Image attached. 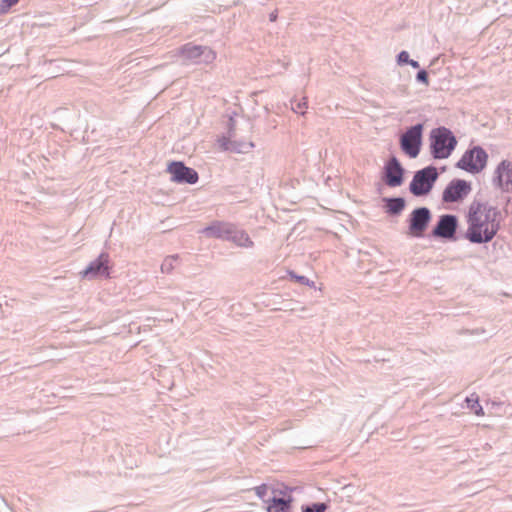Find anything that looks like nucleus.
<instances>
[{"label":"nucleus","mask_w":512,"mask_h":512,"mask_svg":"<svg viewBox=\"0 0 512 512\" xmlns=\"http://www.w3.org/2000/svg\"><path fill=\"white\" fill-rule=\"evenodd\" d=\"M501 211L488 202L474 201L469 208L466 238L475 244L490 242L500 229Z\"/></svg>","instance_id":"1"},{"label":"nucleus","mask_w":512,"mask_h":512,"mask_svg":"<svg viewBox=\"0 0 512 512\" xmlns=\"http://www.w3.org/2000/svg\"><path fill=\"white\" fill-rule=\"evenodd\" d=\"M430 153L434 159L448 158L457 146V139L452 131L444 126L431 130Z\"/></svg>","instance_id":"2"},{"label":"nucleus","mask_w":512,"mask_h":512,"mask_svg":"<svg viewBox=\"0 0 512 512\" xmlns=\"http://www.w3.org/2000/svg\"><path fill=\"white\" fill-rule=\"evenodd\" d=\"M236 126V120L230 116L227 123V133L218 139V145L223 151L231 153H248L255 147V145L251 140L240 139Z\"/></svg>","instance_id":"3"},{"label":"nucleus","mask_w":512,"mask_h":512,"mask_svg":"<svg viewBox=\"0 0 512 512\" xmlns=\"http://www.w3.org/2000/svg\"><path fill=\"white\" fill-rule=\"evenodd\" d=\"M437 168L430 165L415 172L409 185V190L414 196L428 194L438 179Z\"/></svg>","instance_id":"4"},{"label":"nucleus","mask_w":512,"mask_h":512,"mask_svg":"<svg viewBox=\"0 0 512 512\" xmlns=\"http://www.w3.org/2000/svg\"><path fill=\"white\" fill-rule=\"evenodd\" d=\"M488 154L481 146H474L464 152L456 167L471 174L480 173L487 165Z\"/></svg>","instance_id":"5"},{"label":"nucleus","mask_w":512,"mask_h":512,"mask_svg":"<svg viewBox=\"0 0 512 512\" xmlns=\"http://www.w3.org/2000/svg\"><path fill=\"white\" fill-rule=\"evenodd\" d=\"M423 124L419 123L408 128L400 138L402 151L410 158H416L421 149Z\"/></svg>","instance_id":"6"},{"label":"nucleus","mask_w":512,"mask_h":512,"mask_svg":"<svg viewBox=\"0 0 512 512\" xmlns=\"http://www.w3.org/2000/svg\"><path fill=\"white\" fill-rule=\"evenodd\" d=\"M431 220V212L427 207L414 209L409 217V234L413 237H422Z\"/></svg>","instance_id":"7"},{"label":"nucleus","mask_w":512,"mask_h":512,"mask_svg":"<svg viewBox=\"0 0 512 512\" xmlns=\"http://www.w3.org/2000/svg\"><path fill=\"white\" fill-rule=\"evenodd\" d=\"M471 192V184L462 179H454L446 186L442 194V200L446 203L461 201Z\"/></svg>","instance_id":"8"},{"label":"nucleus","mask_w":512,"mask_h":512,"mask_svg":"<svg viewBox=\"0 0 512 512\" xmlns=\"http://www.w3.org/2000/svg\"><path fill=\"white\" fill-rule=\"evenodd\" d=\"M404 172L405 170L399 160L392 156L384 166L383 181L389 187H398L404 181Z\"/></svg>","instance_id":"9"},{"label":"nucleus","mask_w":512,"mask_h":512,"mask_svg":"<svg viewBox=\"0 0 512 512\" xmlns=\"http://www.w3.org/2000/svg\"><path fill=\"white\" fill-rule=\"evenodd\" d=\"M109 255L101 253L95 260L81 272L82 277L87 279H96L101 277H109Z\"/></svg>","instance_id":"10"},{"label":"nucleus","mask_w":512,"mask_h":512,"mask_svg":"<svg viewBox=\"0 0 512 512\" xmlns=\"http://www.w3.org/2000/svg\"><path fill=\"white\" fill-rule=\"evenodd\" d=\"M458 220L455 215L445 214L440 216L436 226L432 230V235L445 239H454Z\"/></svg>","instance_id":"11"},{"label":"nucleus","mask_w":512,"mask_h":512,"mask_svg":"<svg viewBox=\"0 0 512 512\" xmlns=\"http://www.w3.org/2000/svg\"><path fill=\"white\" fill-rule=\"evenodd\" d=\"M233 226L234 224L230 222L214 221L209 226L200 230L199 233H202L210 238H218L228 241Z\"/></svg>","instance_id":"12"},{"label":"nucleus","mask_w":512,"mask_h":512,"mask_svg":"<svg viewBox=\"0 0 512 512\" xmlns=\"http://www.w3.org/2000/svg\"><path fill=\"white\" fill-rule=\"evenodd\" d=\"M168 172L171 174L172 181L192 184V169L186 167L182 162H171Z\"/></svg>","instance_id":"13"},{"label":"nucleus","mask_w":512,"mask_h":512,"mask_svg":"<svg viewBox=\"0 0 512 512\" xmlns=\"http://www.w3.org/2000/svg\"><path fill=\"white\" fill-rule=\"evenodd\" d=\"M216 59V52L208 46L194 45V65H211Z\"/></svg>","instance_id":"14"},{"label":"nucleus","mask_w":512,"mask_h":512,"mask_svg":"<svg viewBox=\"0 0 512 512\" xmlns=\"http://www.w3.org/2000/svg\"><path fill=\"white\" fill-rule=\"evenodd\" d=\"M228 241H231L236 246L241 248H252L254 242L251 240L246 231L239 229L235 224L231 230Z\"/></svg>","instance_id":"15"},{"label":"nucleus","mask_w":512,"mask_h":512,"mask_svg":"<svg viewBox=\"0 0 512 512\" xmlns=\"http://www.w3.org/2000/svg\"><path fill=\"white\" fill-rule=\"evenodd\" d=\"M293 498L273 496L267 506V512H291V503Z\"/></svg>","instance_id":"16"},{"label":"nucleus","mask_w":512,"mask_h":512,"mask_svg":"<svg viewBox=\"0 0 512 512\" xmlns=\"http://www.w3.org/2000/svg\"><path fill=\"white\" fill-rule=\"evenodd\" d=\"M506 176V180H512V162L503 160L499 163L494 172L493 184H501L505 182L503 177Z\"/></svg>","instance_id":"17"},{"label":"nucleus","mask_w":512,"mask_h":512,"mask_svg":"<svg viewBox=\"0 0 512 512\" xmlns=\"http://www.w3.org/2000/svg\"><path fill=\"white\" fill-rule=\"evenodd\" d=\"M386 212L390 215H399L405 208V199L402 197L384 198Z\"/></svg>","instance_id":"18"},{"label":"nucleus","mask_w":512,"mask_h":512,"mask_svg":"<svg viewBox=\"0 0 512 512\" xmlns=\"http://www.w3.org/2000/svg\"><path fill=\"white\" fill-rule=\"evenodd\" d=\"M178 262V255H172L165 258L161 264L162 273H171L173 269L178 265Z\"/></svg>","instance_id":"19"},{"label":"nucleus","mask_w":512,"mask_h":512,"mask_svg":"<svg viewBox=\"0 0 512 512\" xmlns=\"http://www.w3.org/2000/svg\"><path fill=\"white\" fill-rule=\"evenodd\" d=\"M467 406L478 416L483 415V408L479 404L478 396L472 394L470 397L466 398Z\"/></svg>","instance_id":"20"},{"label":"nucleus","mask_w":512,"mask_h":512,"mask_svg":"<svg viewBox=\"0 0 512 512\" xmlns=\"http://www.w3.org/2000/svg\"><path fill=\"white\" fill-rule=\"evenodd\" d=\"M327 509L328 505L323 502H317L311 505L302 506V512H325Z\"/></svg>","instance_id":"21"},{"label":"nucleus","mask_w":512,"mask_h":512,"mask_svg":"<svg viewBox=\"0 0 512 512\" xmlns=\"http://www.w3.org/2000/svg\"><path fill=\"white\" fill-rule=\"evenodd\" d=\"M288 275L292 280H295L296 282H298L302 285H306L309 287H315V282L310 280L306 276L297 275L294 271H289Z\"/></svg>","instance_id":"22"},{"label":"nucleus","mask_w":512,"mask_h":512,"mask_svg":"<svg viewBox=\"0 0 512 512\" xmlns=\"http://www.w3.org/2000/svg\"><path fill=\"white\" fill-rule=\"evenodd\" d=\"M254 491L256 493V495L263 500V502H265L267 505L269 504V502L271 501V499H266V495H267V491H268V486L266 484H261L257 487L254 488Z\"/></svg>","instance_id":"23"},{"label":"nucleus","mask_w":512,"mask_h":512,"mask_svg":"<svg viewBox=\"0 0 512 512\" xmlns=\"http://www.w3.org/2000/svg\"><path fill=\"white\" fill-rule=\"evenodd\" d=\"M291 491H292V488H289L287 486L272 489L273 496L284 497V498H288V496H291L290 495Z\"/></svg>","instance_id":"24"},{"label":"nucleus","mask_w":512,"mask_h":512,"mask_svg":"<svg viewBox=\"0 0 512 512\" xmlns=\"http://www.w3.org/2000/svg\"><path fill=\"white\" fill-rule=\"evenodd\" d=\"M19 0H0V14L6 13Z\"/></svg>","instance_id":"25"},{"label":"nucleus","mask_w":512,"mask_h":512,"mask_svg":"<svg viewBox=\"0 0 512 512\" xmlns=\"http://www.w3.org/2000/svg\"><path fill=\"white\" fill-rule=\"evenodd\" d=\"M416 80L418 82H421V83L425 84L426 86H428L429 85V78H428V73L426 72V70H420L416 74Z\"/></svg>","instance_id":"26"},{"label":"nucleus","mask_w":512,"mask_h":512,"mask_svg":"<svg viewBox=\"0 0 512 512\" xmlns=\"http://www.w3.org/2000/svg\"><path fill=\"white\" fill-rule=\"evenodd\" d=\"M409 60H410L409 53L407 51H401L397 55V63H398V65L408 64Z\"/></svg>","instance_id":"27"},{"label":"nucleus","mask_w":512,"mask_h":512,"mask_svg":"<svg viewBox=\"0 0 512 512\" xmlns=\"http://www.w3.org/2000/svg\"><path fill=\"white\" fill-rule=\"evenodd\" d=\"M307 108V101L306 98H303L301 101L297 102L295 106H292V109L296 113L304 114L303 109Z\"/></svg>","instance_id":"28"},{"label":"nucleus","mask_w":512,"mask_h":512,"mask_svg":"<svg viewBox=\"0 0 512 512\" xmlns=\"http://www.w3.org/2000/svg\"><path fill=\"white\" fill-rule=\"evenodd\" d=\"M496 187L501 189L504 192H512V180H505V182L501 184H494Z\"/></svg>","instance_id":"29"},{"label":"nucleus","mask_w":512,"mask_h":512,"mask_svg":"<svg viewBox=\"0 0 512 512\" xmlns=\"http://www.w3.org/2000/svg\"><path fill=\"white\" fill-rule=\"evenodd\" d=\"M277 16H278V11H277V10H274L273 12H271V13L269 14V20H270L271 22H274V21H276V20H277Z\"/></svg>","instance_id":"30"},{"label":"nucleus","mask_w":512,"mask_h":512,"mask_svg":"<svg viewBox=\"0 0 512 512\" xmlns=\"http://www.w3.org/2000/svg\"><path fill=\"white\" fill-rule=\"evenodd\" d=\"M408 65H410L413 68H419L420 67L419 62L416 61V60H412V59L409 60Z\"/></svg>","instance_id":"31"},{"label":"nucleus","mask_w":512,"mask_h":512,"mask_svg":"<svg viewBox=\"0 0 512 512\" xmlns=\"http://www.w3.org/2000/svg\"><path fill=\"white\" fill-rule=\"evenodd\" d=\"M189 45H190V44H186V45H184V47H183V52H184V53H186V52L190 51V49H189Z\"/></svg>","instance_id":"32"},{"label":"nucleus","mask_w":512,"mask_h":512,"mask_svg":"<svg viewBox=\"0 0 512 512\" xmlns=\"http://www.w3.org/2000/svg\"><path fill=\"white\" fill-rule=\"evenodd\" d=\"M198 181V173L194 170V184Z\"/></svg>","instance_id":"33"},{"label":"nucleus","mask_w":512,"mask_h":512,"mask_svg":"<svg viewBox=\"0 0 512 512\" xmlns=\"http://www.w3.org/2000/svg\"><path fill=\"white\" fill-rule=\"evenodd\" d=\"M247 125L249 129H252V125L250 123H247Z\"/></svg>","instance_id":"34"}]
</instances>
